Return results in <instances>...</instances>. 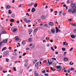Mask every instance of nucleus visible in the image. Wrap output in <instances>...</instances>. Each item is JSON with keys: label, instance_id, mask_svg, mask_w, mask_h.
Wrapping results in <instances>:
<instances>
[{"label": "nucleus", "instance_id": "obj_1", "mask_svg": "<svg viewBox=\"0 0 76 76\" xmlns=\"http://www.w3.org/2000/svg\"><path fill=\"white\" fill-rule=\"evenodd\" d=\"M76 4L75 3L71 4L70 5L71 9H69L68 10V13H72L73 14L75 13L76 8Z\"/></svg>", "mask_w": 76, "mask_h": 76}, {"label": "nucleus", "instance_id": "obj_2", "mask_svg": "<svg viewBox=\"0 0 76 76\" xmlns=\"http://www.w3.org/2000/svg\"><path fill=\"white\" fill-rule=\"evenodd\" d=\"M54 60H56V58H52L51 59H50V61L49 60V59H47V61L48 62L47 63V66H50V64H53V62Z\"/></svg>", "mask_w": 76, "mask_h": 76}, {"label": "nucleus", "instance_id": "obj_3", "mask_svg": "<svg viewBox=\"0 0 76 76\" xmlns=\"http://www.w3.org/2000/svg\"><path fill=\"white\" fill-rule=\"evenodd\" d=\"M8 40V39H7L3 40L2 42H0V47H1V44H3V43H4V44H6L7 43Z\"/></svg>", "mask_w": 76, "mask_h": 76}, {"label": "nucleus", "instance_id": "obj_4", "mask_svg": "<svg viewBox=\"0 0 76 76\" xmlns=\"http://www.w3.org/2000/svg\"><path fill=\"white\" fill-rule=\"evenodd\" d=\"M56 69L57 71H60L61 70V67L60 66H57Z\"/></svg>", "mask_w": 76, "mask_h": 76}, {"label": "nucleus", "instance_id": "obj_5", "mask_svg": "<svg viewBox=\"0 0 76 76\" xmlns=\"http://www.w3.org/2000/svg\"><path fill=\"white\" fill-rule=\"evenodd\" d=\"M41 19L42 20H44L45 19V16L44 15H42L40 17Z\"/></svg>", "mask_w": 76, "mask_h": 76}, {"label": "nucleus", "instance_id": "obj_6", "mask_svg": "<svg viewBox=\"0 0 76 76\" xmlns=\"http://www.w3.org/2000/svg\"><path fill=\"white\" fill-rule=\"evenodd\" d=\"M56 34H57L58 32H60V30H59L58 29V28L57 27H56Z\"/></svg>", "mask_w": 76, "mask_h": 76}, {"label": "nucleus", "instance_id": "obj_7", "mask_svg": "<svg viewBox=\"0 0 76 76\" xmlns=\"http://www.w3.org/2000/svg\"><path fill=\"white\" fill-rule=\"evenodd\" d=\"M64 61H68L69 60V59L65 57L64 58Z\"/></svg>", "mask_w": 76, "mask_h": 76}, {"label": "nucleus", "instance_id": "obj_8", "mask_svg": "<svg viewBox=\"0 0 76 76\" xmlns=\"http://www.w3.org/2000/svg\"><path fill=\"white\" fill-rule=\"evenodd\" d=\"M51 31L52 34H54L55 33V30L54 28L51 29Z\"/></svg>", "mask_w": 76, "mask_h": 76}, {"label": "nucleus", "instance_id": "obj_9", "mask_svg": "<svg viewBox=\"0 0 76 76\" xmlns=\"http://www.w3.org/2000/svg\"><path fill=\"white\" fill-rule=\"evenodd\" d=\"M11 7V6L9 5H7V6H6V8L7 9H9Z\"/></svg>", "mask_w": 76, "mask_h": 76}, {"label": "nucleus", "instance_id": "obj_10", "mask_svg": "<svg viewBox=\"0 0 76 76\" xmlns=\"http://www.w3.org/2000/svg\"><path fill=\"white\" fill-rule=\"evenodd\" d=\"M49 24L50 26H53L54 25V23L52 22H50Z\"/></svg>", "mask_w": 76, "mask_h": 76}, {"label": "nucleus", "instance_id": "obj_11", "mask_svg": "<svg viewBox=\"0 0 76 76\" xmlns=\"http://www.w3.org/2000/svg\"><path fill=\"white\" fill-rule=\"evenodd\" d=\"M17 31V28H14L12 29V31L14 32H15Z\"/></svg>", "mask_w": 76, "mask_h": 76}, {"label": "nucleus", "instance_id": "obj_12", "mask_svg": "<svg viewBox=\"0 0 76 76\" xmlns=\"http://www.w3.org/2000/svg\"><path fill=\"white\" fill-rule=\"evenodd\" d=\"M26 43V41H25V40H23L22 41V45H24V44H25Z\"/></svg>", "mask_w": 76, "mask_h": 76}, {"label": "nucleus", "instance_id": "obj_13", "mask_svg": "<svg viewBox=\"0 0 76 76\" xmlns=\"http://www.w3.org/2000/svg\"><path fill=\"white\" fill-rule=\"evenodd\" d=\"M35 11V8L34 7L31 10V12H34Z\"/></svg>", "mask_w": 76, "mask_h": 76}, {"label": "nucleus", "instance_id": "obj_14", "mask_svg": "<svg viewBox=\"0 0 76 76\" xmlns=\"http://www.w3.org/2000/svg\"><path fill=\"white\" fill-rule=\"evenodd\" d=\"M11 17L12 18H15V14H12L11 15Z\"/></svg>", "mask_w": 76, "mask_h": 76}, {"label": "nucleus", "instance_id": "obj_15", "mask_svg": "<svg viewBox=\"0 0 76 76\" xmlns=\"http://www.w3.org/2000/svg\"><path fill=\"white\" fill-rule=\"evenodd\" d=\"M50 69H51V70H52L53 72H54V71H55V70H56V69H54L53 68V67H51L50 68Z\"/></svg>", "mask_w": 76, "mask_h": 76}, {"label": "nucleus", "instance_id": "obj_16", "mask_svg": "<svg viewBox=\"0 0 76 76\" xmlns=\"http://www.w3.org/2000/svg\"><path fill=\"white\" fill-rule=\"evenodd\" d=\"M71 37L72 38H75V37H76V36H75V35H71Z\"/></svg>", "mask_w": 76, "mask_h": 76}, {"label": "nucleus", "instance_id": "obj_17", "mask_svg": "<svg viewBox=\"0 0 76 76\" xmlns=\"http://www.w3.org/2000/svg\"><path fill=\"white\" fill-rule=\"evenodd\" d=\"M7 49V48L6 47H4L3 48L2 50V51H3L4 50H6Z\"/></svg>", "mask_w": 76, "mask_h": 76}, {"label": "nucleus", "instance_id": "obj_18", "mask_svg": "<svg viewBox=\"0 0 76 76\" xmlns=\"http://www.w3.org/2000/svg\"><path fill=\"white\" fill-rule=\"evenodd\" d=\"M15 39L16 41H19V39L18 37H16L15 38Z\"/></svg>", "mask_w": 76, "mask_h": 76}, {"label": "nucleus", "instance_id": "obj_19", "mask_svg": "<svg viewBox=\"0 0 76 76\" xmlns=\"http://www.w3.org/2000/svg\"><path fill=\"white\" fill-rule=\"evenodd\" d=\"M37 31L38 28H37L34 30V32H37Z\"/></svg>", "mask_w": 76, "mask_h": 76}, {"label": "nucleus", "instance_id": "obj_20", "mask_svg": "<svg viewBox=\"0 0 76 76\" xmlns=\"http://www.w3.org/2000/svg\"><path fill=\"white\" fill-rule=\"evenodd\" d=\"M12 13V11L10 10H9L8 11V13L9 14H11Z\"/></svg>", "mask_w": 76, "mask_h": 76}, {"label": "nucleus", "instance_id": "obj_21", "mask_svg": "<svg viewBox=\"0 0 76 76\" xmlns=\"http://www.w3.org/2000/svg\"><path fill=\"white\" fill-rule=\"evenodd\" d=\"M34 75L35 76H38V74L36 73V71L34 72Z\"/></svg>", "mask_w": 76, "mask_h": 76}, {"label": "nucleus", "instance_id": "obj_22", "mask_svg": "<svg viewBox=\"0 0 76 76\" xmlns=\"http://www.w3.org/2000/svg\"><path fill=\"white\" fill-rule=\"evenodd\" d=\"M38 6V4L36 3L34 5V7L36 8Z\"/></svg>", "mask_w": 76, "mask_h": 76}, {"label": "nucleus", "instance_id": "obj_23", "mask_svg": "<svg viewBox=\"0 0 76 76\" xmlns=\"http://www.w3.org/2000/svg\"><path fill=\"white\" fill-rule=\"evenodd\" d=\"M70 25H71L72 26H76V25H75V24L74 23H70Z\"/></svg>", "mask_w": 76, "mask_h": 76}, {"label": "nucleus", "instance_id": "obj_24", "mask_svg": "<svg viewBox=\"0 0 76 76\" xmlns=\"http://www.w3.org/2000/svg\"><path fill=\"white\" fill-rule=\"evenodd\" d=\"M14 19H11L10 20V22H11L12 23H13V22H14Z\"/></svg>", "mask_w": 76, "mask_h": 76}, {"label": "nucleus", "instance_id": "obj_25", "mask_svg": "<svg viewBox=\"0 0 76 76\" xmlns=\"http://www.w3.org/2000/svg\"><path fill=\"white\" fill-rule=\"evenodd\" d=\"M13 70L14 71H15V72H16L17 70L16 67H13Z\"/></svg>", "mask_w": 76, "mask_h": 76}, {"label": "nucleus", "instance_id": "obj_26", "mask_svg": "<svg viewBox=\"0 0 76 76\" xmlns=\"http://www.w3.org/2000/svg\"><path fill=\"white\" fill-rule=\"evenodd\" d=\"M62 50L63 51H66V48H62Z\"/></svg>", "mask_w": 76, "mask_h": 76}, {"label": "nucleus", "instance_id": "obj_27", "mask_svg": "<svg viewBox=\"0 0 76 76\" xmlns=\"http://www.w3.org/2000/svg\"><path fill=\"white\" fill-rule=\"evenodd\" d=\"M31 21L30 20H27V21L26 22V23H31Z\"/></svg>", "mask_w": 76, "mask_h": 76}, {"label": "nucleus", "instance_id": "obj_28", "mask_svg": "<svg viewBox=\"0 0 76 76\" xmlns=\"http://www.w3.org/2000/svg\"><path fill=\"white\" fill-rule=\"evenodd\" d=\"M34 3H31L30 4H28V6H32V5Z\"/></svg>", "mask_w": 76, "mask_h": 76}, {"label": "nucleus", "instance_id": "obj_29", "mask_svg": "<svg viewBox=\"0 0 76 76\" xmlns=\"http://www.w3.org/2000/svg\"><path fill=\"white\" fill-rule=\"evenodd\" d=\"M38 64H39V63L38 62H37L35 64V66H38Z\"/></svg>", "mask_w": 76, "mask_h": 76}, {"label": "nucleus", "instance_id": "obj_30", "mask_svg": "<svg viewBox=\"0 0 76 76\" xmlns=\"http://www.w3.org/2000/svg\"><path fill=\"white\" fill-rule=\"evenodd\" d=\"M28 41L29 42H31L32 41V38H30L28 39Z\"/></svg>", "mask_w": 76, "mask_h": 76}, {"label": "nucleus", "instance_id": "obj_31", "mask_svg": "<svg viewBox=\"0 0 76 76\" xmlns=\"http://www.w3.org/2000/svg\"><path fill=\"white\" fill-rule=\"evenodd\" d=\"M44 27H46V28H47V27H48V25H47V24H45L44 25Z\"/></svg>", "mask_w": 76, "mask_h": 76}, {"label": "nucleus", "instance_id": "obj_32", "mask_svg": "<svg viewBox=\"0 0 76 76\" xmlns=\"http://www.w3.org/2000/svg\"><path fill=\"white\" fill-rule=\"evenodd\" d=\"M27 65H28V63H25L24 64V66H25V67H27Z\"/></svg>", "mask_w": 76, "mask_h": 76}, {"label": "nucleus", "instance_id": "obj_33", "mask_svg": "<svg viewBox=\"0 0 76 76\" xmlns=\"http://www.w3.org/2000/svg\"><path fill=\"white\" fill-rule=\"evenodd\" d=\"M42 70H43L42 71V73H45V69H43Z\"/></svg>", "mask_w": 76, "mask_h": 76}, {"label": "nucleus", "instance_id": "obj_34", "mask_svg": "<svg viewBox=\"0 0 76 76\" xmlns=\"http://www.w3.org/2000/svg\"><path fill=\"white\" fill-rule=\"evenodd\" d=\"M23 20L24 22L26 23V22H27V20H26V18H24V19Z\"/></svg>", "mask_w": 76, "mask_h": 76}, {"label": "nucleus", "instance_id": "obj_35", "mask_svg": "<svg viewBox=\"0 0 76 76\" xmlns=\"http://www.w3.org/2000/svg\"><path fill=\"white\" fill-rule=\"evenodd\" d=\"M75 69L73 68H71V69H70V70H71V71H72V70H74Z\"/></svg>", "mask_w": 76, "mask_h": 76}, {"label": "nucleus", "instance_id": "obj_36", "mask_svg": "<svg viewBox=\"0 0 76 76\" xmlns=\"http://www.w3.org/2000/svg\"><path fill=\"white\" fill-rule=\"evenodd\" d=\"M29 32H32V30H31V29H30V30H29V31H28Z\"/></svg>", "mask_w": 76, "mask_h": 76}, {"label": "nucleus", "instance_id": "obj_37", "mask_svg": "<svg viewBox=\"0 0 76 76\" xmlns=\"http://www.w3.org/2000/svg\"><path fill=\"white\" fill-rule=\"evenodd\" d=\"M66 13L65 12H63L62 14V15H63V16H64L65 15H66Z\"/></svg>", "mask_w": 76, "mask_h": 76}, {"label": "nucleus", "instance_id": "obj_38", "mask_svg": "<svg viewBox=\"0 0 76 76\" xmlns=\"http://www.w3.org/2000/svg\"><path fill=\"white\" fill-rule=\"evenodd\" d=\"M6 61L7 62H8L9 61V59L7 58H6Z\"/></svg>", "mask_w": 76, "mask_h": 76}, {"label": "nucleus", "instance_id": "obj_39", "mask_svg": "<svg viewBox=\"0 0 76 76\" xmlns=\"http://www.w3.org/2000/svg\"><path fill=\"white\" fill-rule=\"evenodd\" d=\"M72 62L71 61L70 63H69V64H70V65H73V63H72V64H71V63H72Z\"/></svg>", "mask_w": 76, "mask_h": 76}, {"label": "nucleus", "instance_id": "obj_40", "mask_svg": "<svg viewBox=\"0 0 76 76\" xmlns=\"http://www.w3.org/2000/svg\"><path fill=\"white\" fill-rule=\"evenodd\" d=\"M36 62H37V60H35L34 61H33L34 64H35V63H36Z\"/></svg>", "mask_w": 76, "mask_h": 76}, {"label": "nucleus", "instance_id": "obj_41", "mask_svg": "<svg viewBox=\"0 0 76 76\" xmlns=\"http://www.w3.org/2000/svg\"><path fill=\"white\" fill-rule=\"evenodd\" d=\"M51 50H53V51H54V49H53V47H51Z\"/></svg>", "mask_w": 76, "mask_h": 76}, {"label": "nucleus", "instance_id": "obj_42", "mask_svg": "<svg viewBox=\"0 0 76 76\" xmlns=\"http://www.w3.org/2000/svg\"><path fill=\"white\" fill-rule=\"evenodd\" d=\"M73 48H71L69 50V51H72L73 50Z\"/></svg>", "mask_w": 76, "mask_h": 76}, {"label": "nucleus", "instance_id": "obj_43", "mask_svg": "<svg viewBox=\"0 0 76 76\" xmlns=\"http://www.w3.org/2000/svg\"><path fill=\"white\" fill-rule=\"evenodd\" d=\"M62 13V12L61 11H60V12H59V15H61V13Z\"/></svg>", "mask_w": 76, "mask_h": 76}, {"label": "nucleus", "instance_id": "obj_44", "mask_svg": "<svg viewBox=\"0 0 76 76\" xmlns=\"http://www.w3.org/2000/svg\"><path fill=\"white\" fill-rule=\"evenodd\" d=\"M26 53H24L23 54V56H25V55H26Z\"/></svg>", "mask_w": 76, "mask_h": 76}, {"label": "nucleus", "instance_id": "obj_45", "mask_svg": "<svg viewBox=\"0 0 76 76\" xmlns=\"http://www.w3.org/2000/svg\"><path fill=\"white\" fill-rule=\"evenodd\" d=\"M53 66H56V64L55 63H53Z\"/></svg>", "mask_w": 76, "mask_h": 76}, {"label": "nucleus", "instance_id": "obj_46", "mask_svg": "<svg viewBox=\"0 0 76 76\" xmlns=\"http://www.w3.org/2000/svg\"><path fill=\"white\" fill-rule=\"evenodd\" d=\"M31 10V9H28L27 11L28 12H30V10Z\"/></svg>", "mask_w": 76, "mask_h": 76}, {"label": "nucleus", "instance_id": "obj_47", "mask_svg": "<svg viewBox=\"0 0 76 76\" xmlns=\"http://www.w3.org/2000/svg\"><path fill=\"white\" fill-rule=\"evenodd\" d=\"M63 45H66V42H63Z\"/></svg>", "mask_w": 76, "mask_h": 76}, {"label": "nucleus", "instance_id": "obj_48", "mask_svg": "<svg viewBox=\"0 0 76 76\" xmlns=\"http://www.w3.org/2000/svg\"><path fill=\"white\" fill-rule=\"evenodd\" d=\"M29 49H30V48H26V50H29Z\"/></svg>", "mask_w": 76, "mask_h": 76}, {"label": "nucleus", "instance_id": "obj_49", "mask_svg": "<svg viewBox=\"0 0 76 76\" xmlns=\"http://www.w3.org/2000/svg\"><path fill=\"white\" fill-rule=\"evenodd\" d=\"M50 10L51 12H53V9H52V8L50 9Z\"/></svg>", "mask_w": 76, "mask_h": 76}, {"label": "nucleus", "instance_id": "obj_50", "mask_svg": "<svg viewBox=\"0 0 76 76\" xmlns=\"http://www.w3.org/2000/svg\"><path fill=\"white\" fill-rule=\"evenodd\" d=\"M19 21L18 20L16 21V23H19Z\"/></svg>", "mask_w": 76, "mask_h": 76}, {"label": "nucleus", "instance_id": "obj_51", "mask_svg": "<svg viewBox=\"0 0 76 76\" xmlns=\"http://www.w3.org/2000/svg\"><path fill=\"white\" fill-rule=\"evenodd\" d=\"M2 34H5V32L4 31H2L1 32Z\"/></svg>", "mask_w": 76, "mask_h": 76}, {"label": "nucleus", "instance_id": "obj_52", "mask_svg": "<svg viewBox=\"0 0 76 76\" xmlns=\"http://www.w3.org/2000/svg\"><path fill=\"white\" fill-rule=\"evenodd\" d=\"M45 76H48V74H45Z\"/></svg>", "mask_w": 76, "mask_h": 76}, {"label": "nucleus", "instance_id": "obj_53", "mask_svg": "<svg viewBox=\"0 0 76 76\" xmlns=\"http://www.w3.org/2000/svg\"><path fill=\"white\" fill-rule=\"evenodd\" d=\"M8 52H9L8 51H6L5 52H4V54H6V53H8Z\"/></svg>", "mask_w": 76, "mask_h": 76}, {"label": "nucleus", "instance_id": "obj_54", "mask_svg": "<svg viewBox=\"0 0 76 76\" xmlns=\"http://www.w3.org/2000/svg\"><path fill=\"white\" fill-rule=\"evenodd\" d=\"M26 15V16H29V15L28 14V13H27Z\"/></svg>", "mask_w": 76, "mask_h": 76}, {"label": "nucleus", "instance_id": "obj_55", "mask_svg": "<svg viewBox=\"0 0 76 76\" xmlns=\"http://www.w3.org/2000/svg\"><path fill=\"white\" fill-rule=\"evenodd\" d=\"M55 53L56 54H58V52H55Z\"/></svg>", "mask_w": 76, "mask_h": 76}, {"label": "nucleus", "instance_id": "obj_56", "mask_svg": "<svg viewBox=\"0 0 76 76\" xmlns=\"http://www.w3.org/2000/svg\"><path fill=\"white\" fill-rule=\"evenodd\" d=\"M72 19H68V20H69V21H72Z\"/></svg>", "mask_w": 76, "mask_h": 76}, {"label": "nucleus", "instance_id": "obj_57", "mask_svg": "<svg viewBox=\"0 0 76 76\" xmlns=\"http://www.w3.org/2000/svg\"><path fill=\"white\" fill-rule=\"evenodd\" d=\"M74 33H76V29L74 30Z\"/></svg>", "mask_w": 76, "mask_h": 76}, {"label": "nucleus", "instance_id": "obj_58", "mask_svg": "<svg viewBox=\"0 0 76 76\" xmlns=\"http://www.w3.org/2000/svg\"><path fill=\"white\" fill-rule=\"evenodd\" d=\"M35 46H34V45H33L32 46V47H31V48H32V49H33V48H34V47Z\"/></svg>", "mask_w": 76, "mask_h": 76}, {"label": "nucleus", "instance_id": "obj_59", "mask_svg": "<svg viewBox=\"0 0 76 76\" xmlns=\"http://www.w3.org/2000/svg\"><path fill=\"white\" fill-rule=\"evenodd\" d=\"M9 50H12V47H10L9 48Z\"/></svg>", "mask_w": 76, "mask_h": 76}, {"label": "nucleus", "instance_id": "obj_60", "mask_svg": "<svg viewBox=\"0 0 76 76\" xmlns=\"http://www.w3.org/2000/svg\"><path fill=\"white\" fill-rule=\"evenodd\" d=\"M64 72H65V73H66L67 72V70H64Z\"/></svg>", "mask_w": 76, "mask_h": 76}, {"label": "nucleus", "instance_id": "obj_61", "mask_svg": "<svg viewBox=\"0 0 76 76\" xmlns=\"http://www.w3.org/2000/svg\"><path fill=\"white\" fill-rule=\"evenodd\" d=\"M66 53H67V52H64V56H66Z\"/></svg>", "mask_w": 76, "mask_h": 76}, {"label": "nucleus", "instance_id": "obj_62", "mask_svg": "<svg viewBox=\"0 0 76 76\" xmlns=\"http://www.w3.org/2000/svg\"><path fill=\"white\" fill-rule=\"evenodd\" d=\"M13 54L14 56H16L17 55V54L15 53H14Z\"/></svg>", "mask_w": 76, "mask_h": 76}, {"label": "nucleus", "instance_id": "obj_63", "mask_svg": "<svg viewBox=\"0 0 76 76\" xmlns=\"http://www.w3.org/2000/svg\"><path fill=\"white\" fill-rule=\"evenodd\" d=\"M15 1V0H13L12 1V3H14Z\"/></svg>", "mask_w": 76, "mask_h": 76}, {"label": "nucleus", "instance_id": "obj_64", "mask_svg": "<svg viewBox=\"0 0 76 76\" xmlns=\"http://www.w3.org/2000/svg\"><path fill=\"white\" fill-rule=\"evenodd\" d=\"M50 41L51 42H53V40H50Z\"/></svg>", "mask_w": 76, "mask_h": 76}]
</instances>
